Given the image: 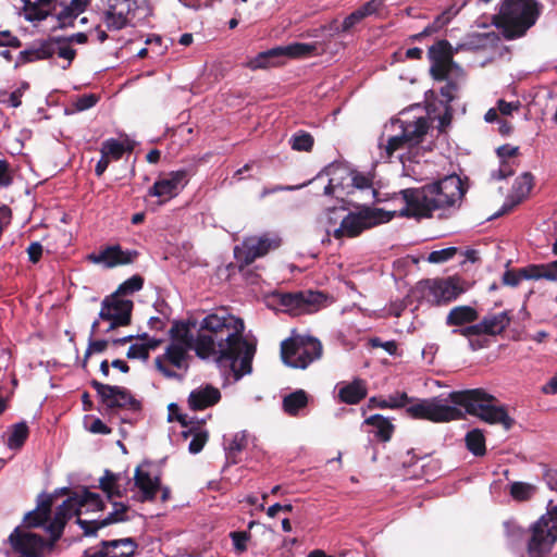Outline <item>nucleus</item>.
I'll return each instance as SVG.
<instances>
[{
	"label": "nucleus",
	"mask_w": 557,
	"mask_h": 557,
	"mask_svg": "<svg viewBox=\"0 0 557 557\" xmlns=\"http://www.w3.org/2000/svg\"><path fill=\"white\" fill-rule=\"evenodd\" d=\"M244 321L221 308L206 315L195 337L190 324L175 321L169 331L173 344L194 348L197 357L208 359L215 356L220 367H230L235 380L252 370L256 345L244 337Z\"/></svg>",
	"instance_id": "1"
},
{
	"label": "nucleus",
	"mask_w": 557,
	"mask_h": 557,
	"mask_svg": "<svg viewBox=\"0 0 557 557\" xmlns=\"http://www.w3.org/2000/svg\"><path fill=\"white\" fill-rule=\"evenodd\" d=\"M399 194L406 203L400 210L401 216L430 219L436 210L458 209L466 187L459 176L448 175L418 188L403 189Z\"/></svg>",
	"instance_id": "2"
},
{
	"label": "nucleus",
	"mask_w": 557,
	"mask_h": 557,
	"mask_svg": "<svg viewBox=\"0 0 557 557\" xmlns=\"http://www.w3.org/2000/svg\"><path fill=\"white\" fill-rule=\"evenodd\" d=\"M447 400L485 423L500 424L506 431L515 425V420L508 414L506 407L482 387L450 392Z\"/></svg>",
	"instance_id": "3"
},
{
	"label": "nucleus",
	"mask_w": 557,
	"mask_h": 557,
	"mask_svg": "<svg viewBox=\"0 0 557 557\" xmlns=\"http://www.w3.org/2000/svg\"><path fill=\"white\" fill-rule=\"evenodd\" d=\"M540 14V4L535 0H503L499 12L493 16V24L507 40H513L524 36Z\"/></svg>",
	"instance_id": "4"
},
{
	"label": "nucleus",
	"mask_w": 557,
	"mask_h": 557,
	"mask_svg": "<svg viewBox=\"0 0 557 557\" xmlns=\"http://www.w3.org/2000/svg\"><path fill=\"white\" fill-rule=\"evenodd\" d=\"M530 532L528 557H549L557 542V505L549 502L547 512L531 525Z\"/></svg>",
	"instance_id": "5"
},
{
	"label": "nucleus",
	"mask_w": 557,
	"mask_h": 557,
	"mask_svg": "<svg viewBox=\"0 0 557 557\" xmlns=\"http://www.w3.org/2000/svg\"><path fill=\"white\" fill-rule=\"evenodd\" d=\"M450 403L446 398L432 397L425 399H417L407 407V416L417 420H428L433 423H446L463 418L461 410L455 406L448 405Z\"/></svg>",
	"instance_id": "6"
},
{
	"label": "nucleus",
	"mask_w": 557,
	"mask_h": 557,
	"mask_svg": "<svg viewBox=\"0 0 557 557\" xmlns=\"http://www.w3.org/2000/svg\"><path fill=\"white\" fill-rule=\"evenodd\" d=\"M322 355L320 341L312 337H289L281 344V357L285 364L306 369Z\"/></svg>",
	"instance_id": "7"
},
{
	"label": "nucleus",
	"mask_w": 557,
	"mask_h": 557,
	"mask_svg": "<svg viewBox=\"0 0 557 557\" xmlns=\"http://www.w3.org/2000/svg\"><path fill=\"white\" fill-rule=\"evenodd\" d=\"M90 385L97 392L100 404L108 413H114L120 410L140 412L143 409L141 401L136 399L126 387L104 384L95 379L90 381Z\"/></svg>",
	"instance_id": "8"
},
{
	"label": "nucleus",
	"mask_w": 557,
	"mask_h": 557,
	"mask_svg": "<svg viewBox=\"0 0 557 557\" xmlns=\"http://www.w3.org/2000/svg\"><path fill=\"white\" fill-rule=\"evenodd\" d=\"M277 305L284 307L293 315L317 312L326 306L327 295L318 290H300L295 293L274 294Z\"/></svg>",
	"instance_id": "9"
},
{
	"label": "nucleus",
	"mask_w": 557,
	"mask_h": 557,
	"mask_svg": "<svg viewBox=\"0 0 557 557\" xmlns=\"http://www.w3.org/2000/svg\"><path fill=\"white\" fill-rule=\"evenodd\" d=\"M428 58L431 62L430 75L434 81L442 82L454 73L465 76L462 69L454 61V49L448 40L435 41L428 50Z\"/></svg>",
	"instance_id": "10"
},
{
	"label": "nucleus",
	"mask_w": 557,
	"mask_h": 557,
	"mask_svg": "<svg viewBox=\"0 0 557 557\" xmlns=\"http://www.w3.org/2000/svg\"><path fill=\"white\" fill-rule=\"evenodd\" d=\"M384 211L382 209H372L369 206H363L358 212H349L341 223V226L335 230L334 237L342 238L357 237L364 230L371 228L379 223L383 222L381 216Z\"/></svg>",
	"instance_id": "11"
},
{
	"label": "nucleus",
	"mask_w": 557,
	"mask_h": 557,
	"mask_svg": "<svg viewBox=\"0 0 557 557\" xmlns=\"http://www.w3.org/2000/svg\"><path fill=\"white\" fill-rule=\"evenodd\" d=\"M134 302L110 294L101 302L99 319L108 321L110 324L104 333H109L117 327L127 326L132 323V312Z\"/></svg>",
	"instance_id": "12"
},
{
	"label": "nucleus",
	"mask_w": 557,
	"mask_h": 557,
	"mask_svg": "<svg viewBox=\"0 0 557 557\" xmlns=\"http://www.w3.org/2000/svg\"><path fill=\"white\" fill-rule=\"evenodd\" d=\"M9 543L21 557H44L47 552L53 549L48 540L39 534L24 531L20 527H16L9 535Z\"/></svg>",
	"instance_id": "13"
},
{
	"label": "nucleus",
	"mask_w": 557,
	"mask_h": 557,
	"mask_svg": "<svg viewBox=\"0 0 557 557\" xmlns=\"http://www.w3.org/2000/svg\"><path fill=\"white\" fill-rule=\"evenodd\" d=\"M281 239L277 236L264 234L259 237H249L243 242V248L235 249V257L240 270L251 264L256 259L264 257L269 251L278 248Z\"/></svg>",
	"instance_id": "14"
},
{
	"label": "nucleus",
	"mask_w": 557,
	"mask_h": 557,
	"mask_svg": "<svg viewBox=\"0 0 557 557\" xmlns=\"http://www.w3.org/2000/svg\"><path fill=\"white\" fill-rule=\"evenodd\" d=\"M189 350H194V348H187L185 346L171 343L166 347L164 355L162 357L159 356L154 359L156 368L166 379H176L178 381H182L183 375L168 368L163 363V359L171 363L173 367L187 371L189 368L188 360L190 359V356L188 354Z\"/></svg>",
	"instance_id": "15"
},
{
	"label": "nucleus",
	"mask_w": 557,
	"mask_h": 557,
	"mask_svg": "<svg viewBox=\"0 0 557 557\" xmlns=\"http://www.w3.org/2000/svg\"><path fill=\"white\" fill-rule=\"evenodd\" d=\"M101 1L104 5L103 22L109 30H120L128 25V15L134 11L135 0Z\"/></svg>",
	"instance_id": "16"
},
{
	"label": "nucleus",
	"mask_w": 557,
	"mask_h": 557,
	"mask_svg": "<svg viewBox=\"0 0 557 557\" xmlns=\"http://www.w3.org/2000/svg\"><path fill=\"white\" fill-rule=\"evenodd\" d=\"M186 178L187 172L185 170L170 172L165 177H161L153 183L148 190V195L161 198L160 203H163L178 194L180 189L187 183Z\"/></svg>",
	"instance_id": "17"
},
{
	"label": "nucleus",
	"mask_w": 557,
	"mask_h": 557,
	"mask_svg": "<svg viewBox=\"0 0 557 557\" xmlns=\"http://www.w3.org/2000/svg\"><path fill=\"white\" fill-rule=\"evenodd\" d=\"M138 257L136 250H123L120 245H111L103 248L99 253H90L87 259L94 263H102L106 268L112 269L119 265L131 264Z\"/></svg>",
	"instance_id": "18"
},
{
	"label": "nucleus",
	"mask_w": 557,
	"mask_h": 557,
	"mask_svg": "<svg viewBox=\"0 0 557 557\" xmlns=\"http://www.w3.org/2000/svg\"><path fill=\"white\" fill-rule=\"evenodd\" d=\"M429 289L434 302L438 306L456 300L465 292L457 276L434 280L430 282Z\"/></svg>",
	"instance_id": "19"
},
{
	"label": "nucleus",
	"mask_w": 557,
	"mask_h": 557,
	"mask_svg": "<svg viewBox=\"0 0 557 557\" xmlns=\"http://www.w3.org/2000/svg\"><path fill=\"white\" fill-rule=\"evenodd\" d=\"M534 186V176L530 172H525L515 180L511 194L508 196L507 201L503 205L500 214L510 212L516 206L520 205L528 198Z\"/></svg>",
	"instance_id": "20"
},
{
	"label": "nucleus",
	"mask_w": 557,
	"mask_h": 557,
	"mask_svg": "<svg viewBox=\"0 0 557 557\" xmlns=\"http://www.w3.org/2000/svg\"><path fill=\"white\" fill-rule=\"evenodd\" d=\"M23 3L25 18L29 22H41L53 16L65 0H23Z\"/></svg>",
	"instance_id": "21"
},
{
	"label": "nucleus",
	"mask_w": 557,
	"mask_h": 557,
	"mask_svg": "<svg viewBox=\"0 0 557 557\" xmlns=\"http://www.w3.org/2000/svg\"><path fill=\"white\" fill-rule=\"evenodd\" d=\"M135 486L140 491L139 500L153 502L157 493L161 488L160 476L152 478L149 472L143 470V466H138L134 473Z\"/></svg>",
	"instance_id": "22"
},
{
	"label": "nucleus",
	"mask_w": 557,
	"mask_h": 557,
	"mask_svg": "<svg viewBox=\"0 0 557 557\" xmlns=\"http://www.w3.org/2000/svg\"><path fill=\"white\" fill-rule=\"evenodd\" d=\"M220 399L221 393L219 388L208 384L190 392L188 396V406L195 411L205 410L218 404Z\"/></svg>",
	"instance_id": "23"
},
{
	"label": "nucleus",
	"mask_w": 557,
	"mask_h": 557,
	"mask_svg": "<svg viewBox=\"0 0 557 557\" xmlns=\"http://www.w3.org/2000/svg\"><path fill=\"white\" fill-rule=\"evenodd\" d=\"M54 45L53 38H50L41 41L38 46H33L29 49L21 51L18 60L14 64V69L25 63L51 58L55 53Z\"/></svg>",
	"instance_id": "24"
},
{
	"label": "nucleus",
	"mask_w": 557,
	"mask_h": 557,
	"mask_svg": "<svg viewBox=\"0 0 557 557\" xmlns=\"http://www.w3.org/2000/svg\"><path fill=\"white\" fill-rule=\"evenodd\" d=\"M52 505L50 495L39 500L37 507L24 516V525L28 529L44 525L50 519Z\"/></svg>",
	"instance_id": "25"
},
{
	"label": "nucleus",
	"mask_w": 557,
	"mask_h": 557,
	"mask_svg": "<svg viewBox=\"0 0 557 557\" xmlns=\"http://www.w3.org/2000/svg\"><path fill=\"white\" fill-rule=\"evenodd\" d=\"M511 318L508 311L485 315L479 323L482 335H499L510 324Z\"/></svg>",
	"instance_id": "26"
},
{
	"label": "nucleus",
	"mask_w": 557,
	"mask_h": 557,
	"mask_svg": "<svg viewBox=\"0 0 557 557\" xmlns=\"http://www.w3.org/2000/svg\"><path fill=\"white\" fill-rule=\"evenodd\" d=\"M462 78L460 73H454L443 81L445 84L440 88L438 98H436L442 107L451 106L450 103L459 98Z\"/></svg>",
	"instance_id": "27"
},
{
	"label": "nucleus",
	"mask_w": 557,
	"mask_h": 557,
	"mask_svg": "<svg viewBox=\"0 0 557 557\" xmlns=\"http://www.w3.org/2000/svg\"><path fill=\"white\" fill-rule=\"evenodd\" d=\"M281 58H283V50H281V47H275L258 53L255 58L248 60L244 66L252 71L277 66L281 64Z\"/></svg>",
	"instance_id": "28"
},
{
	"label": "nucleus",
	"mask_w": 557,
	"mask_h": 557,
	"mask_svg": "<svg viewBox=\"0 0 557 557\" xmlns=\"http://www.w3.org/2000/svg\"><path fill=\"white\" fill-rule=\"evenodd\" d=\"M479 319V312L471 306H456L450 309L446 317V325L463 326L471 324Z\"/></svg>",
	"instance_id": "29"
},
{
	"label": "nucleus",
	"mask_w": 557,
	"mask_h": 557,
	"mask_svg": "<svg viewBox=\"0 0 557 557\" xmlns=\"http://www.w3.org/2000/svg\"><path fill=\"white\" fill-rule=\"evenodd\" d=\"M367 394L368 389L364 381L356 379L339 389L338 397L345 404L357 405L367 397Z\"/></svg>",
	"instance_id": "30"
},
{
	"label": "nucleus",
	"mask_w": 557,
	"mask_h": 557,
	"mask_svg": "<svg viewBox=\"0 0 557 557\" xmlns=\"http://www.w3.org/2000/svg\"><path fill=\"white\" fill-rule=\"evenodd\" d=\"M364 424L373 426L374 436L377 441L383 443L391 441L395 432V425L391 420L379 413L368 417L364 420Z\"/></svg>",
	"instance_id": "31"
},
{
	"label": "nucleus",
	"mask_w": 557,
	"mask_h": 557,
	"mask_svg": "<svg viewBox=\"0 0 557 557\" xmlns=\"http://www.w3.org/2000/svg\"><path fill=\"white\" fill-rule=\"evenodd\" d=\"M428 131L429 124L426 119L419 117L412 124L404 126L401 134L408 144V148H412L422 143Z\"/></svg>",
	"instance_id": "32"
},
{
	"label": "nucleus",
	"mask_w": 557,
	"mask_h": 557,
	"mask_svg": "<svg viewBox=\"0 0 557 557\" xmlns=\"http://www.w3.org/2000/svg\"><path fill=\"white\" fill-rule=\"evenodd\" d=\"M120 479V473H114L109 469H106L103 475L99 479V488L106 494L107 499L110 502H112L113 497L124 496L125 491H122L119 485Z\"/></svg>",
	"instance_id": "33"
},
{
	"label": "nucleus",
	"mask_w": 557,
	"mask_h": 557,
	"mask_svg": "<svg viewBox=\"0 0 557 557\" xmlns=\"http://www.w3.org/2000/svg\"><path fill=\"white\" fill-rule=\"evenodd\" d=\"M283 410L292 417H296L308 405V395L304 389H297L283 398Z\"/></svg>",
	"instance_id": "34"
},
{
	"label": "nucleus",
	"mask_w": 557,
	"mask_h": 557,
	"mask_svg": "<svg viewBox=\"0 0 557 557\" xmlns=\"http://www.w3.org/2000/svg\"><path fill=\"white\" fill-rule=\"evenodd\" d=\"M182 435L184 437L193 436L188 446L190 454L200 453L209 440V432L203 430L199 422H197V425H191L187 431H184Z\"/></svg>",
	"instance_id": "35"
},
{
	"label": "nucleus",
	"mask_w": 557,
	"mask_h": 557,
	"mask_svg": "<svg viewBox=\"0 0 557 557\" xmlns=\"http://www.w3.org/2000/svg\"><path fill=\"white\" fill-rule=\"evenodd\" d=\"M29 436V428L25 421L10 426L7 446L10 449H21Z\"/></svg>",
	"instance_id": "36"
},
{
	"label": "nucleus",
	"mask_w": 557,
	"mask_h": 557,
	"mask_svg": "<svg viewBox=\"0 0 557 557\" xmlns=\"http://www.w3.org/2000/svg\"><path fill=\"white\" fill-rule=\"evenodd\" d=\"M133 145L119 141L117 139L110 138L102 143L100 152L109 159L120 160L125 152H132Z\"/></svg>",
	"instance_id": "37"
},
{
	"label": "nucleus",
	"mask_w": 557,
	"mask_h": 557,
	"mask_svg": "<svg viewBox=\"0 0 557 557\" xmlns=\"http://www.w3.org/2000/svg\"><path fill=\"white\" fill-rule=\"evenodd\" d=\"M466 446L474 456H484L486 453L485 437L480 429H473L466 435Z\"/></svg>",
	"instance_id": "38"
},
{
	"label": "nucleus",
	"mask_w": 557,
	"mask_h": 557,
	"mask_svg": "<svg viewBox=\"0 0 557 557\" xmlns=\"http://www.w3.org/2000/svg\"><path fill=\"white\" fill-rule=\"evenodd\" d=\"M283 57L293 59L306 58L312 55L317 51V44L295 42L285 47H281Z\"/></svg>",
	"instance_id": "39"
},
{
	"label": "nucleus",
	"mask_w": 557,
	"mask_h": 557,
	"mask_svg": "<svg viewBox=\"0 0 557 557\" xmlns=\"http://www.w3.org/2000/svg\"><path fill=\"white\" fill-rule=\"evenodd\" d=\"M114 510L110 512L106 518L101 519L100 525L109 527L111 524L126 522L129 520L127 512L129 511V506L125 503L121 502H112Z\"/></svg>",
	"instance_id": "40"
},
{
	"label": "nucleus",
	"mask_w": 557,
	"mask_h": 557,
	"mask_svg": "<svg viewBox=\"0 0 557 557\" xmlns=\"http://www.w3.org/2000/svg\"><path fill=\"white\" fill-rule=\"evenodd\" d=\"M77 503H79V508L90 506L92 511H103L106 509V503L101 496L86 487L83 488L82 494L77 493Z\"/></svg>",
	"instance_id": "41"
},
{
	"label": "nucleus",
	"mask_w": 557,
	"mask_h": 557,
	"mask_svg": "<svg viewBox=\"0 0 557 557\" xmlns=\"http://www.w3.org/2000/svg\"><path fill=\"white\" fill-rule=\"evenodd\" d=\"M59 9L60 10H57L55 14L53 15L58 22L57 26L53 27V30L74 27L75 21L79 15L71 10L66 5V2L64 4H60Z\"/></svg>",
	"instance_id": "42"
},
{
	"label": "nucleus",
	"mask_w": 557,
	"mask_h": 557,
	"mask_svg": "<svg viewBox=\"0 0 557 557\" xmlns=\"http://www.w3.org/2000/svg\"><path fill=\"white\" fill-rule=\"evenodd\" d=\"M289 145L295 151L310 152L313 148L314 139L310 133L298 131L290 137Z\"/></svg>",
	"instance_id": "43"
},
{
	"label": "nucleus",
	"mask_w": 557,
	"mask_h": 557,
	"mask_svg": "<svg viewBox=\"0 0 557 557\" xmlns=\"http://www.w3.org/2000/svg\"><path fill=\"white\" fill-rule=\"evenodd\" d=\"M144 286V277L139 274H135L119 285L114 294L115 296L123 298V296L132 295L140 290Z\"/></svg>",
	"instance_id": "44"
},
{
	"label": "nucleus",
	"mask_w": 557,
	"mask_h": 557,
	"mask_svg": "<svg viewBox=\"0 0 557 557\" xmlns=\"http://www.w3.org/2000/svg\"><path fill=\"white\" fill-rule=\"evenodd\" d=\"M55 512L62 513L60 517L64 519L65 522H67L72 516H77L78 518L81 515V508L79 503H77V493H73L63 500V503L57 507Z\"/></svg>",
	"instance_id": "45"
},
{
	"label": "nucleus",
	"mask_w": 557,
	"mask_h": 557,
	"mask_svg": "<svg viewBox=\"0 0 557 557\" xmlns=\"http://www.w3.org/2000/svg\"><path fill=\"white\" fill-rule=\"evenodd\" d=\"M102 548H116L119 546H128V552H122L119 555H112L110 557H133L136 554V549L138 544L133 537L120 539V540H111V541H101Z\"/></svg>",
	"instance_id": "46"
},
{
	"label": "nucleus",
	"mask_w": 557,
	"mask_h": 557,
	"mask_svg": "<svg viewBox=\"0 0 557 557\" xmlns=\"http://www.w3.org/2000/svg\"><path fill=\"white\" fill-rule=\"evenodd\" d=\"M536 487L530 483L513 482L510 485V496L518 502H525L531 499L535 494Z\"/></svg>",
	"instance_id": "47"
},
{
	"label": "nucleus",
	"mask_w": 557,
	"mask_h": 557,
	"mask_svg": "<svg viewBox=\"0 0 557 557\" xmlns=\"http://www.w3.org/2000/svg\"><path fill=\"white\" fill-rule=\"evenodd\" d=\"M60 516L62 513L54 512L53 519L47 527V531L50 533V539L48 540L50 547L54 548L55 543L61 539L66 522Z\"/></svg>",
	"instance_id": "48"
},
{
	"label": "nucleus",
	"mask_w": 557,
	"mask_h": 557,
	"mask_svg": "<svg viewBox=\"0 0 557 557\" xmlns=\"http://www.w3.org/2000/svg\"><path fill=\"white\" fill-rule=\"evenodd\" d=\"M351 183L355 188L358 189H370L371 198L373 202L376 200L377 190L372 187V177L363 173L354 171L351 172Z\"/></svg>",
	"instance_id": "49"
},
{
	"label": "nucleus",
	"mask_w": 557,
	"mask_h": 557,
	"mask_svg": "<svg viewBox=\"0 0 557 557\" xmlns=\"http://www.w3.org/2000/svg\"><path fill=\"white\" fill-rule=\"evenodd\" d=\"M413 400L414 398L410 397L406 392H397L395 394L389 395L386 398V404L383 405L386 406V409L405 408L407 410V407H409Z\"/></svg>",
	"instance_id": "50"
},
{
	"label": "nucleus",
	"mask_w": 557,
	"mask_h": 557,
	"mask_svg": "<svg viewBox=\"0 0 557 557\" xmlns=\"http://www.w3.org/2000/svg\"><path fill=\"white\" fill-rule=\"evenodd\" d=\"M248 445L247 434L245 432H238L234 435L233 440L227 447V458L235 461L236 456L242 453Z\"/></svg>",
	"instance_id": "51"
},
{
	"label": "nucleus",
	"mask_w": 557,
	"mask_h": 557,
	"mask_svg": "<svg viewBox=\"0 0 557 557\" xmlns=\"http://www.w3.org/2000/svg\"><path fill=\"white\" fill-rule=\"evenodd\" d=\"M453 18L451 10L448 9L438 14L434 21L424 27V34L433 35L444 28Z\"/></svg>",
	"instance_id": "52"
},
{
	"label": "nucleus",
	"mask_w": 557,
	"mask_h": 557,
	"mask_svg": "<svg viewBox=\"0 0 557 557\" xmlns=\"http://www.w3.org/2000/svg\"><path fill=\"white\" fill-rule=\"evenodd\" d=\"M520 275H522V280H546L545 263L529 264L527 267L520 268Z\"/></svg>",
	"instance_id": "53"
},
{
	"label": "nucleus",
	"mask_w": 557,
	"mask_h": 557,
	"mask_svg": "<svg viewBox=\"0 0 557 557\" xmlns=\"http://www.w3.org/2000/svg\"><path fill=\"white\" fill-rule=\"evenodd\" d=\"M108 345H109V341H107V339H96L95 341L92 338H89L88 347L85 351L82 367L84 369H86L87 361H88L89 357L96 352H103L108 348Z\"/></svg>",
	"instance_id": "54"
},
{
	"label": "nucleus",
	"mask_w": 557,
	"mask_h": 557,
	"mask_svg": "<svg viewBox=\"0 0 557 557\" xmlns=\"http://www.w3.org/2000/svg\"><path fill=\"white\" fill-rule=\"evenodd\" d=\"M458 249L456 247H447L441 250H434L429 253L428 261L431 263H443L453 259Z\"/></svg>",
	"instance_id": "55"
},
{
	"label": "nucleus",
	"mask_w": 557,
	"mask_h": 557,
	"mask_svg": "<svg viewBox=\"0 0 557 557\" xmlns=\"http://www.w3.org/2000/svg\"><path fill=\"white\" fill-rule=\"evenodd\" d=\"M76 523L83 530V534L85 536H96L97 532L104 528L103 525H100L101 520H86L81 517L76 519Z\"/></svg>",
	"instance_id": "56"
},
{
	"label": "nucleus",
	"mask_w": 557,
	"mask_h": 557,
	"mask_svg": "<svg viewBox=\"0 0 557 557\" xmlns=\"http://www.w3.org/2000/svg\"><path fill=\"white\" fill-rule=\"evenodd\" d=\"M405 148H408V144L403 134L398 136H392L387 139V144L385 146L386 157L391 158L396 151Z\"/></svg>",
	"instance_id": "57"
},
{
	"label": "nucleus",
	"mask_w": 557,
	"mask_h": 557,
	"mask_svg": "<svg viewBox=\"0 0 557 557\" xmlns=\"http://www.w3.org/2000/svg\"><path fill=\"white\" fill-rule=\"evenodd\" d=\"M364 17L362 16L361 11L359 9L351 12L349 15H347L344 21L341 23V29L348 34L351 32V29L359 24Z\"/></svg>",
	"instance_id": "58"
},
{
	"label": "nucleus",
	"mask_w": 557,
	"mask_h": 557,
	"mask_svg": "<svg viewBox=\"0 0 557 557\" xmlns=\"http://www.w3.org/2000/svg\"><path fill=\"white\" fill-rule=\"evenodd\" d=\"M99 101V96L95 94H85L82 96H78L75 100V108L77 111H85L88 110L97 104Z\"/></svg>",
	"instance_id": "59"
},
{
	"label": "nucleus",
	"mask_w": 557,
	"mask_h": 557,
	"mask_svg": "<svg viewBox=\"0 0 557 557\" xmlns=\"http://www.w3.org/2000/svg\"><path fill=\"white\" fill-rule=\"evenodd\" d=\"M234 548L237 553H244L247 549V542L250 537V534L246 531H235L230 534Z\"/></svg>",
	"instance_id": "60"
},
{
	"label": "nucleus",
	"mask_w": 557,
	"mask_h": 557,
	"mask_svg": "<svg viewBox=\"0 0 557 557\" xmlns=\"http://www.w3.org/2000/svg\"><path fill=\"white\" fill-rule=\"evenodd\" d=\"M451 334L463 336L470 341L473 336L482 335V332H481L480 323H476V324L471 323V324L458 326L457 329L451 330Z\"/></svg>",
	"instance_id": "61"
},
{
	"label": "nucleus",
	"mask_w": 557,
	"mask_h": 557,
	"mask_svg": "<svg viewBox=\"0 0 557 557\" xmlns=\"http://www.w3.org/2000/svg\"><path fill=\"white\" fill-rule=\"evenodd\" d=\"M369 345L373 348H383L386 352H388L391 356H395L397 355V350H398V344L396 341H387V342H383L381 338L379 337H373V338H370L369 341Z\"/></svg>",
	"instance_id": "62"
},
{
	"label": "nucleus",
	"mask_w": 557,
	"mask_h": 557,
	"mask_svg": "<svg viewBox=\"0 0 557 557\" xmlns=\"http://www.w3.org/2000/svg\"><path fill=\"white\" fill-rule=\"evenodd\" d=\"M384 4V0H370L363 3L359 9L361 11L362 16L366 18L373 14H376Z\"/></svg>",
	"instance_id": "63"
},
{
	"label": "nucleus",
	"mask_w": 557,
	"mask_h": 557,
	"mask_svg": "<svg viewBox=\"0 0 557 557\" xmlns=\"http://www.w3.org/2000/svg\"><path fill=\"white\" fill-rule=\"evenodd\" d=\"M21 46V39L14 36L10 30L0 32V47L20 48Z\"/></svg>",
	"instance_id": "64"
}]
</instances>
